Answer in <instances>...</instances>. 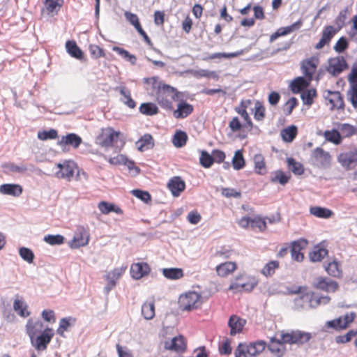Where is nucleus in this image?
Wrapping results in <instances>:
<instances>
[{"mask_svg":"<svg viewBox=\"0 0 357 357\" xmlns=\"http://www.w3.org/2000/svg\"><path fill=\"white\" fill-rule=\"evenodd\" d=\"M179 92L177 89L169 84H165L162 85L155 93L156 101L159 105L166 109L172 110L173 101L178 97Z\"/></svg>","mask_w":357,"mask_h":357,"instance_id":"1","label":"nucleus"},{"mask_svg":"<svg viewBox=\"0 0 357 357\" xmlns=\"http://www.w3.org/2000/svg\"><path fill=\"white\" fill-rule=\"evenodd\" d=\"M266 343L264 340H257L249 343L241 342L236 347L235 357H255L261 354L266 348Z\"/></svg>","mask_w":357,"mask_h":357,"instance_id":"2","label":"nucleus"},{"mask_svg":"<svg viewBox=\"0 0 357 357\" xmlns=\"http://www.w3.org/2000/svg\"><path fill=\"white\" fill-rule=\"evenodd\" d=\"M258 284V280L252 275L239 274L231 282L229 290L235 291H251Z\"/></svg>","mask_w":357,"mask_h":357,"instance_id":"3","label":"nucleus"},{"mask_svg":"<svg viewBox=\"0 0 357 357\" xmlns=\"http://www.w3.org/2000/svg\"><path fill=\"white\" fill-rule=\"evenodd\" d=\"M281 337L284 343L289 344H303L312 338L310 333L302 331H291L290 332H281Z\"/></svg>","mask_w":357,"mask_h":357,"instance_id":"4","label":"nucleus"},{"mask_svg":"<svg viewBox=\"0 0 357 357\" xmlns=\"http://www.w3.org/2000/svg\"><path fill=\"white\" fill-rule=\"evenodd\" d=\"M56 168L55 176L57 178L70 181L74 176L75 171L77 170L78 167L74 161L68 160L57 163Z\"/></svg>","mask_w":357,"mask_h":357,"instance_id":"5","label":"nucleus"},{"mask_svg":"<svg viewBox=\"0 0 357 357\" xmlns=\"http://www.w3.org/2000/svg\"><path fill=\"white\" fill-rule=\"evenodd\" d=\"M331 300L329 296H315L312 292L305 293L297 297L294 300L295 305L297 307H304L306 303H308L311 307H314L321 303L326 304Z\"/></svg>","mask_w":357,"mask_h":357,"instance_id":"6","label":"nucleus"},{"mask_svg":"<svg viewBox=\"0 0 357 357\" xmlns=\"http://www.w3.org/2000/svg\"><path fill=\"white\" fill-rule=\"evenodd\" d=\"M120 135L121 132L112 127L102 128L97 137V143L102 147H112L118 142Z\"/></svg>","mask_w":357,"mask_h":357,"instance_id":"7","label":"nucleus"},{"mask_svg":"<svg viewBox=\"0 0 357 357\" xmlns=\"http://www.w3.org/2000/svg\"><path fill=\"white\" fill-rule=\"evenodd\" d=\"M201 296L195 291H189L179 298L178 303L183 310L197 309L201 304Z\"/></svg>","mask_w":357,"mask_h":357,"instance_id":"8","label":"nucleus"},{"mask_svg":"<svg viewBox=\"0 0 357 357\" xmlns=\"http://www.w3.org/2000/svg\"><path fill=\"white\" fill-rule=\"evenodd\" d=\"M54 335V331L51 328H46L40 335L34 337L31 340L33 347L38 351H44L51 342Z\"/></svg>","mask_w":357,"mask_h":357,"instance_id":"9","label":"nucleus"},{"mask_svg":"<svg viewBox=\"0 0 357 357\" xmlns=\"http://www.w3.org/2000/svg\"><path fill=\"white\" fill-rule=\"evenodd\" d=\"M348 68V64L343 56H336L328 60L326 71L333 77L339 75Z\"/></svg>","mask_w":357,"mask_h":357,"instance_id":"10","label":"nucleus"},{"mask_svg":"<svg viewBox=\"0 0 357 357\" xmlns=\"http://www.w3.org/2000/svg\"><path fill=\"white\" fill-rule=\"evenodd\" d=\"M252 101L250 99L242 100L239 105L234 108L235 112L239 114L245 121V126H249L250 130L254 127L253 122L248 112V109L250 107Z\"/></svg>","mask_w":357,"mask_h":357,"instance_id":"11","label":"nucleus"},{"mask_svg":"<svg viewBox=\"0 0 357 357\" xmlns=\"http://www.w3.org/2000/svg\"><path fill=\"white\" fill-rule=\"evenodd\" d=\"M319 63V59L317 56H312L310 58L304 59L301 62V70L305 77L312 81L313 75L315 73L317 66Z\"/></svg>","mask_w":357,"mask_h":357,"instance_id":"12","label":"nucleus"},{"mask_svg":"<svg viewBox=\"0 0 357 357\" xmlns=\"http://www.w3.org/2000/svg\"><path fill=\"white\" fill-rule=\"evenodd\" d=\"M89 234L87 229L82 226H79L77 228L74 237L70 242V247L72 248H78L85 246L89 243Z\"/></svg>","mask_w":357,"mask_h":357,"instance_id":"13","label":"nucleus"},{"mask_svg":"<svg viewBox=\"0 0 357 357\" xmlns=\"http://www.w3.org/2000/svg\"><path fill=\"white\" fill-rule=\"evenodd\" d=\"M341 26L339 29H336L331 25L326 26L323 29L321 37L319 41L315 45L314 48L316 50H321L324 47V46L328 45L332 38L338 32Z\"/></svg>","mask_w":357,"mask_h":357,"instance_id":"14","label":"nucleus"},{"mask_svg":"<svg viewBox=\"0 0 357 357\" xmlns=\"http://www.w3.org/2000/svg\"><path fill=\"white\" fill-rule=\"evenodd\" d=\"M337 160L347 169L354 167L357 165V149L340 153Z\"/></svg>","mask_w":357,"mask_h":357,"instance_id":"15","label":"nucleus"},{"mask_svg":"<svg viewBox=\"0 0 357 357\" xmlns=\"http://www.w3.org/2000/svg\"><path fill=\"white\" fill-rule=\"evenodd\" d=\"M151 272L150 266L146 262H137L131 264L130 273L135 280H140Z\"/></svg>","mask_w":357,"mask_h":357,"instance_id":"16","label":"nucleus"},{"mask_svg":"<svg viewBox=\"0 0 357 357\" xmlns=\"http://www.w3.org/2000/svg\"><path fill=\"white\" fill-rule=\"evenodd\" d=\"M247 321L238 317L236 314L230 316L228 320V326L229 328V335L234 336L243 332V328L245 326Z\"/></svg>","mask_w":357,"mask_h":357,"instance_id":"17","label":"nucleus"},{"mask_svg":"<svg viewBox=\"0 0 357 357\" xmlns=\"http://www.w3.org/2000/svg\"><path fill=\"white\" fill-rule=\"evenodd\" d=\"M303 22L302 20H298L296 22L293 23L290 26L280 27L277 31L270 36V42L275 41L278 38L281 36H287L295 31L300 29L303 26Z\"/></svg>","mask_w":357,"mask_h":357,"instance_id":"18","label":"nucleus"},{"mask_svg":"<svg viewBox=\"0 0 357 357\" xmlns=\"http://www.w3.org/2000/svg\"><path fill=\"white\" fill-rule=\"evenodd\" d=\"M307 245V241L305 239H299L291 243V255L294 260L301 262L304 259V255L301 252Z\"/></svg>","mask_w":357,"mask_h":357,"instance_id":"19","label":"nucleus"},{"mask_svg":"<svg viewBox=\"0 0 357 357\" xmlns=\"http://www.w3.org/2000/svg\"><path fill=\"white\" fill-rule=\"evenodd\" d=\"M312 158L320 166L328 165L331 160L330 153L321 147L314 149L312 152Z\"/></svg>","mask_w":357,"mask_h":357,"instance_id":"20","label":"nucleus"},{"mask_svg":"<svg viewBox=\"0 0 357 357\" xmlns=\"http://www.w3.org/2000/svg\"><path fill=\"white\" fill-rule=\"evenodd\" d=\"M238 268L237 263L235 261H225L215 267L218 276L227 278L233 274Z\"/></svg>","mask_w":357,"mask_h":357,"instance_id":"21","label":"nucleus"},{"mask_svg":"<svg viewBox=\"0 0 357 357\" xmlns=\"http://www.w3.org/2000/svg\"><path fill=\"white\" fill-rule=\"evenodd\" d=\"M167 188L174 197H178L185 189V183L180 176H174L168 183Z\"/></svg>","mask_w":357,"mask_h":357,"instance_id":"22","label":"nucleus"},{"mask_svg":"<svg viewBox=\"0 0 357 357\" xmlns=\"http://www.w3.org/2000/svg\"><path fill=\"white\" fill-rule=\"evenodd\" d=\"M314 287L326 292H335L337 290L339 284L334 280L326 278H319L317 279Z\"/></svg>","mask_w":357,"mask_h":357,"instance_id":"23","label":"nucleus"},{"mask_svg":"<svg viewBox=\"0 0 357 357\" xmlns=\"http://www.w3.org/2000/svg\"><path fill=\"white\" fill-rule=\"evenodd\" d=\"M165 348L177 352H182L186 348V342L183 336L178 335L172 338L170 342H165Z\"/></svg>","mask_w":357,"mask_h":357,"instance_id":"24","label":"nucleus"},{"mask_svg":"<svg viewBox=\"0 0 357 357\" xmlns=\"http://www.w3.org/2000/svg\"><path fill=\"white\" fill-rule=\"evenodd\" d=\"M194 107L190 103L185 101L180 102L177 105V109L173 112V115L176 119H184L188 117L193 112Z\"/></svg>","mask_w":357,"mask_h":357,"instance_id":"25","label":"nucleus"},{"mask_svg":"<svg viewBox=\"0 0 357 357\" xmlns=\"http://www.w3.org/2000/svg\"><path fill=\"white\" fill-rule=\"evenodd\" d=\"M326 99L331 105V109H344L343 98L339 91H328Z\"/></svg>","mask_w":357,"mask_h":357,"instance_id":"26","label":"nucleus"},{"mask_svg":"<svg viewBox=\"0 0 357 357\" xmlns=\"http://www.w3.org/2000/svg\"><path fill=\"white\" fill-rule=\"evenodd\" d=\"M82 138L75 133H70L66 136H62L61 139L58 142V145L61 147L67 145L73 146L74 149H77L79 146L82 143Z\"/></svg>","mask_w":357,"mask_h":357,"instance_id":"27","label":"nucleus"},{"mask_svg":"<svg viewBox=\"0 0 357 357\" xmlns=\"http://www.w3.org/2000/svg\"><path fill=\"white\" fill-rule=\"evenodd\" d=\"M284 344L282 339L277 340L273 337L271 339L268 348L276 357H282L286 351Z\"/></svg>","mask_w":357,"mask_h":357,"instance_id":"28","label":"nucleus"},{"mask_svg":"<svg viewBox=\"0 0 357 357\" xmlns=\"http://www.w3.org/2000/svg\"><path fill=\"white\" fill-rule=\"evenodd\" d=\"M22 191L23 188L19 184L6 183L0 185V192L3 195L19 197Z\"/></svg>","mask_w":357,"mask_h":357,"instance_id":"29","label":"nucleus"},{"mask_svg":"<svg viewBox=\"0 0 357 357\" xmlns=\"http://www.w3.org/2000/svg\"><path fill=\"white\" fill-rule=\"evenodd\" d=\"M43 327V324L40 320L34 321L29 319L26 325V330L30 339L33 338L38 332L41 331Z\"/></svg>","mask_w":357,"mask_h":357,"instance_id":"30","label":"nucleus"},{"mask_svg":"<svg viewBox=\"0 0 357 357\" xmlns=\"http://www.w3.org/2000/svg\"><path fill=\"white\" fill-rule=\"evenodd\" d=\"M63 0H44L45 10L49 15H56L63 5Z\"/></svg>","mask_w":357,"mask_h":357,"instance_id":"31","label":"nucleus"},{"mask_svg":"<svg viewBox=\"0 0 357 357\" xmlns=\"http://www.w3.org/2000/svg\"><path fill=\"white\" fill-rule=\"evenodd\" d=\"M328 252L326 248L321 245L314 246L312 250L309 253V257L312 262L321 261L327 255Z\"/></svg>","mask_w":357,"mask_h":357,"instance_id":"32","label":"nucleus"},{"mask_svg":"<svg viewBox=\"0 0 357 357\" xmlns=\"http://www.w3.org/2000/svg\"><path fill=\"white\" fill-rule=\"evenodd\" d=\"M325 270L328 275L334 278H341L342 275V270L341 264L336 259H333L329 262L326 266Z\"/></svg>","mask_w":357,"mask_h":357,"instance_id":"33","label":"nucleus"},{"mask_svg":"<svg viewBox=\"0 0 357 357\" xmlns=\"http://www.w3.org/2000/svg\"><path fill=\"white\" fill-rule=\"evenodd\" d=\"M162 273L168 280H176L184 275L183 271L181 268H165L162 269Z\"/></svg>","mask_w":357,"mask_h":357,"instance_id":"34","label":"nucleus"},{"mask_svg":"<svg viewBox=\"0 0 357 357\" xmlns=\"http://www.w3.org/2000/svg\"><path fill=\"white\" fill-rule=\"evenodd\" d=\"M338 130L342 135V138H350L357 135V126L349 123H338Z\"/></svg>","mask_w":357,"mask_h":357,"instance_id":"35","label":"nucleus"},{"mask_svg":"<svg viewBox=\"0 0 357 357\" xmlns=\"http://www.w3.org/2000/svg\"><path fill=\"white\" fill-rule=\"evenodd\" d=\"M310 82L306 77H298L292 81L291 89L294 93H300L309 86Z\"/></svg>","mask_w":357,"mask_h":357,"instance_id":"36","label":"nucleus"},{"mask_svg":"<svg viewBox=\"0 0 357 357\" xmlns=\"http://www.w3.org/2000/svg\"><path fill=\"white\" fill-rule=\"evenodd\" d=\"M310 213L311 215L319 218L327 219L332 217L334 213L328 208L321 206H312L310 208Z\"/></svg>","mask_w":357,"mask_h":357,"instance_id":"37","label":"nucleus"},{"mask_svg":"<svg viewBox=\"0 0 357 357\" xmlns=\"http://www.w3.org/2000/svg\"><path fill=\"white\" fill-rule=\"evenodd\" d=\"M142 314L146 320H151L155 317V303L153 300L146 301L142 306Z\"/></svg>","mask_w":357,"mask_h":357,"instance_id":"38","label":"nucleus"},{"mask_svg":"<svg viewBox=\"0 0 357 357\" xmlns=\"http://www.w3.org/2000/svg\"><path fill=\"white\" fill-rule=\"evenodd\" d=\"M254 168L255 172L259 175L266 173L265 159L261 154H256L254 156Z\"/></svg>","mask_w":357,"mask_h":357,"instance_id":"39","label":"nucleus"},{"mask_svg":"<svg viewBox=\"0 0 357 357\" xmlns=\"http://www.w3.org/2000/svg\"><path fill=\"white\" fill-rule=\"evenodd\" d=\"M100 212L103 214H108L111 212H114L116 214H122L123 211L119 206H115L113 204L108 203L105 201H102L98 204V206Z\"/></svg>","mask_w":357,"mask_h":357,"instance_id":"40","label":"nucleus"},{"mask_svg":"<svg viewBox=\"0 0 357 357\" xmlns=\"http://www.w3.org/2000/svg\"><path fill=\"white\" fill-rule=\"evenodd\" d=\"M254 119L257 121H263L266 117V107L261 101L256 100L253 109Z\"/></svg>","mask_w":357,"mask_h":357,"instance_id":"41","label":"nucleus"},{"mask_svg":"<svg viewBox=\"0 0 357 357\" xmlns=\"http://www.w3.org/2000/svg\"><path fill=\"white\" fill-rule=\"evenodd\" d=\"M298 133V129L296 126H290L281 130L280 135L282 139L286 142H291Z\"/></svg>","mask_w":357,"mask_h":357,"instance_id":"42","label":"nucleus"},{"mask_svg":"<svg viewBox=\"0 0 357 357\" xmlns=\"http://www.w3.org/2000/svg\"><path fill=\"white\" fill-rule=\"evenodd\" d=\"M280 267V262L276 260H272L266 263L261 270V273L265 277H271L277 269Z\"/></svg>","mask_w":357,"mask_h":357,"instance_id":"43","label":"nucleus"},{"mask_svg":"<svg viewBox=\"0 0 357 357\" xmlns=\"http://www.w3.org/2000/svg\"><path fill=\"white\" fill-rule=\"evenodd\" d=\"M66 47L68 54L73 57L77 59H82L83 58V52L75 41L68 40L66 43Z\"/></svg>","mask_w":357,"mask_h":357,"instance_id":"44","label":"nucleus"},{"mask_svg":"<svg viewBox=\"0 0 357 357\" xmlns=\"http://www.w3.org/2000/svg\"><path fill=\"white\" fill-rule=\"evenodd\" d=\"M28 305L20 298H16L13 303L14 310L22 317H27L30 315V312L27 310Z\"/></svg>","mask_w":357,"mask_h":357,"instance_id":"45","label":"nucleus"},{"mask_svg":"<svg viewBox=\"0 0 357 357\" xmlns=\"http://www.w3.org/2000/svg\"><path fill=\"white\" fill-rule=\"evenodd\" d=\"M119 91L123 96L121 101L129 108L134 109L136 107V102L132 98L130 91L124 86L119 87Z\"/></svg>","mask_w":357,"mask_h":357,"instance_id":"46","label":"nucleus"},{"mask_svg":"<svg viewBox=\"0 0 357 357\" xmlns=\"http://www.w3.org/2000/svg\"><path fill=\"white\" fill-rule=\"evenodd\" d=\"M323 135L326 140L335 145H339L342 142V135L337 130H326Z\"/></svg>","mask_w":357,"mask_h":357,"instance_id":"47","label":"nucleus"},{"mask_svg":"<svg viewBox=\"0 0 357 357\" xmlns=\"http://www.w3.org/2000/svg\"><path fill=\"white\" fill-rule=\"evenodd\" d=\"M188 141L187 134L182 130H176L172 138V143L174 146L181 148L184 146Z\"/></svg>","mask_w":357,"mask_h":357,"instance_id":"48","label":"nucleus"},{"mask_svg":"<svg viewBox=\"0 0 357 357\" xmlns=\"http://www.w3.org/2000/svg\"><path fill=\"white\" fill-rule=\"evenodd\" d=\"M143 82L147 85L146 87V90H151L155 92L159 91L162 85L165 84V83L159 82L158 77L157 76L144 78Z\"/></svg>","mask_w":357,"mask_h":357,"instance_id":"49","label":"nucleus"},{"mask_svg":"<svg viewBox=\"0 0 357 357\" xmlns=\"http://www.w3.org/2000/svg\"><path fill=\"white\" fill-rule=\"evenodd\" d=\"M153 141L152 136L150 134H146L137 142L136 145L139 151H144L153 146Z\"/></svg>","mask_w":357,"mask_h":357,"instance_id":"50","label":"nucleus"},{"mask_svg":"<svg viewBox=\"0 0 357 357\" xmlns=\"http://www.w3.org/2000/svg\"><path fill=\"white\" fill-rule=\"evenodd\" d=\"M139 112L146 116H153L157 114L159 109L155 104L153 102H145L139 106Z\"/></svg>","mask_w":357,"mask_h":357,"instance_id":"51","label":"nucleus"},{"mask_svg":"<svg viewBox=\"0 0 357 357\" xmlns=\"http://www.w3.org/2000/svg\"><path fill=\"white\" fill-rule=\"evenodd\" d=\"M108 162L113 165H126L131 169L135 165L133 161L129 160L124 155L119 154L116 156L109 158Z\"/></svg>","mask_w":357,"mask_h":357,"instance_id":"52","label":"nucleus"},{"mask_svg":"<svg viewBox=\"0 0 357 357\" xmlns=\"http://www.w3.org/2000/svg\"><path fill=\"white\" fill-rule=\"evenodd\" d=\"M266 218H262L259 215H256L251 219V228L253 229H257L259 231H264L266 228Z\"/></svg>","mask_w":357,"mask_h":357,"instance_id":"53","label":"nucleus"},{"mask_svg":"<svg viewBox=\"0 0 357 357\" xmlns=\"http://www.w3.org/2000/svg\"><path fill=\"white\" fill-rule=\"evenodd\" d=\"M229 128L232 132H240V131H241V130H245V129H247L249 131L252 130H250L249 126H245V123L243 124L241 123V122L238 116H234V117L231 118V121L229 123Z\"/></svg>","mask_w":357,"mask_h":357,"instance_id":"54","label":"nucleus"},{"mask_svg":"<svg viewBox=\"0 0 357 357\" xmlns=\"http://www.w3.org/2000/svg\"><path fill=\"white\" fill-rule=\"evenodd\" d=\"M242 54V51L241 52H235L231 53H221V52H217L213 53L211 54H208L206 57L203 59L204 61H209L213 60L215 59H229V58H234L240 56Z\"/></svg>","mask_w":357,"mask_h":357,"instance_id":"55","label":"nucleus"},{"mask_svg":"<svg viewBox=\"0 0 357 357\" xmlns=\"http://www.w3.org/2000/svg\"><path fill=\"white\" fill-rule=\"evenodd\" d=\"M37 137L39 139L43 141L56 139L58 138V132L55 129H50L49 130H43L38 132Z\"/></svg>","mask_w":357,"mask_h":357,"instance_id":"56","label":"nucleus"},{"mask_svg":"<svg viewBox=\"0 0 357 357\" xmlns=\"http://www.w3.org/2000/svg\"><path fill=\"white\" fill-rule=\"evenodd\" d=\"M232 165L234 169L240 170L245 165V162L243 158V153L241 151H237L232 159Z\"/></svg>","mask_w":357,"mask_h":357,"instance_id":"57","label":"nucleus"},{"mask_svg":"<svg viewBox=\"0 0 357 357\" xmlns=\"http://www.w3.org/2000/svg\"><path fill=\"white\" fill-rule=\"evenodd\" d=\"M287 164L289 168L292 172L296 175H301L304 172L303 165L298 162H296L294 158H288Z\"/></svg>","mask_w":357,"mask_h":357,"instance_id":"58","label":"nucleus"},{"mask_svg":"<svg viewBox=\"0 0 357 357\" xmlns=\"http://www.w3.org/2000/svg\"><path fill=\"white\" fill-rule=\"evenodd\" d=\"M317 96V91L314 89H307L301 93V98L304 104L311 105L314 102V98Z\"/></svg>","mask_w":357,"mask_h":357,"instance_id":"59","label":"nucleus"},{"mask_svg":"<svg viewBox=\"0 0 357 357\" xmlns=\"http://www.w3.org/2000/svg\"><path fill=\"white\" fill-rule=\"evenodd\" d=\"M75 321L76 319L73 317L61 319L59 322V326L57 328V333L61 336H63L64 332L68 330V328L70 326L71 322L75 323Z\"/></svg>","mask_w":357,"mask_h":357,"instance_id":"60","label":"nucleus"},{"mask_svg":"<svg viewBox=\"0 0 357 357\" xmlns=\"http://www.w3.org/2000/svg\"><path fill=\"white\" fill-rule=\"evenodd\" d=\"M231 340L228 337L219 344L218 351L221 355H230L232 352Z\"/></svg>","mask_w":357,"mask_h":357,"instance_id":"61","label":"nucleus"},{"mask_svg":"<svg viewBox=\"0 0 357 357\" xmlns=\"http://www.w3.org/2000/svg\"><path fill=\"white\" fill-rule=\"evenodd\" d=\"M290 176L286 175L282 171L278 170L275 172L274 176L271 177V181L272 183H279L282 185H284L288 183Z\"/></svg>","mask_w":357,"mask_h":357,"instance_id":"62","label":"nucleus"},{"mask_svg":"<svg viewBox=\"0 0 357 357\" xmlns=\"http://www.w3.org/2000/svg\"><path fill=\"white\" fill-rule=\"evenodd\" d=\"M298 100L295 97L290 98L283 105V112L286 116L290 115L298 105Z\"/></svg>","mask_w":357,"mask_h":357,"instance_id":"63","label":"nucleus"},{"mask_svg":"<svg viewBox=\"0 0 357 357\" xmlns=\"http://www.w3.org/2000/svg\"><path fill=\"white\" fill-rule=\"evenodd\" d=\"M347 96L348 100L354 108L357 109V84L350 85Z\"/></svg>","mask_w":357,"mask_h":357,"instance_id":"64","label":"nucleus"}]
</instances>
